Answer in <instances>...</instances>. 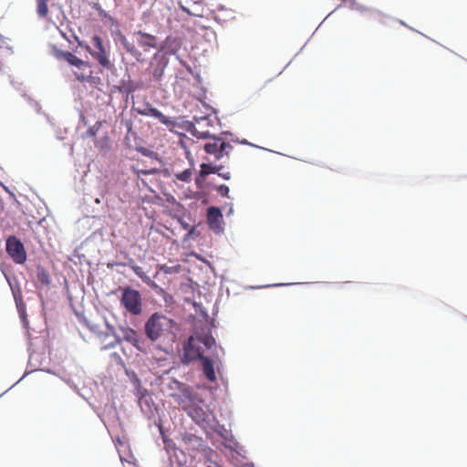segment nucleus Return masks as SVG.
Returning <instances> with one entry per match:
<instances>
[{"label":"nucleus","mask_w":467,"mask_h":467,"mask_svg":"<svg viewBox=\"0 0 467 467\" xmlns=\"http://www.w3.org/2000/svg\"><path fill=\"white\" fill-rule=\"evenodd\" d=\"M177 330L176 322L158 313L153 314L145 324V334L151 341L161 337L173 340Z\"/></svg>","instance_id":"1"},{"label":"nucleus","mask_w":467,"mask_h":467,"mask_svg":"<svg viewBox=\"0 0 467 467\" xmlns=\"http://www.w3.org/2000/svg\"><path fill=\"white\" fill-rule=\"evenodd\" d=\"M121 306L131 315L138 316L142 312V299L140 292L130 287L122 289Z\"/></svg>","instance_id":"2"},{"label":"nucleus","mask_w":467,"mask_h":467,"mask_svg":"<svg viewBox=\"0 0 467 467\" xmlns=\"http://www.w3.org/2000/svg\"><path fill=\"white\" fill-rule=\"evenodd\" d=\"M55 57L57 59H63L71 66L78 67L80 70L88 69V72L76 73V78L80 81L88 80L91 78L92 71L88 62L84 61L68 51H61L55 49Z\"/></svg>","instance_id":"3"},{"label":"nucleus","mask_w":467,"mask_h":467,"mask_svg":"<svg viewBox=\"0 0 467 467\" xmlns=\"http://www.w3.org/2000/svg\"><path fill=\"white\" fill-rule=\"evenodd\" d=\"M209 139L210 140L203 146L206 153L213 155L214 159L217 161L223 157L229 158V154L233 150V146L230 143L224 141L221 137H215L213 135Z\"/></svg>","instance_id":"4"},{"label":"nucleus","mask_w":467,"mask_h":467,"mask_svg":"<svg viewBox=\"0 0 467 467\" xmlns=\"http://www.w3.org/2000/svg\"><path fill=\"white\" fill-rule=\"evenodd\" d=\"M211 128L213 120L209 116L194 117L189 130L197 139H209L212 137Z\"/></svg>","instance_id":"5"},{"label":"nucleus","mask_w":467,"mask_h":467,"mask_svg":"<svg viewBox=\"0 0 467 467\" xmlns=\"http://www.w3.org/2000/svg\"><path fill=\"white\" fill-rule=\"evenodd\" d=\"M5 249L12 260L18 265L26 261V252L23 243L16 236H9L6 239Z\"/></svg>","instance_id":"6"},{"label":"nucleus","mask_w":467,"mask_h":467,"mask_svg":"<svg viewBox=\"0 0 467 467\" xmlns=\"http://www.w3.org/2000/svg\"><path fill=\"white\" fill-rule=\"evenodd\" d=\"M203 358L205 357L203 356V349L201 347V343L195 337H190L184 346L182 361L190 363L198 359L202 360Z\"/></svg>","instance_id":"7"},{"label":"nucleus","mask_w":467,"mask_h":467,"mask_svg":"<svg viewBox=\"0 0 467 467\" xmlns=\"http://www.w3.org/2000/svg\"><path fill=\"white\" fill-rule=\"evenodd\" d=\"M92 44L95 47V50H92L90 54L92 57L95 58L98 61V63L104 68H111L112 64L104 47L102 38L99 36H94L92 37Z\"/></svg>","instance_id":"8"},{"label":"nucleus","mask_w":467,"mask_h":467,"mask_svg":"<svg viewBox=\"0 0 467 467\" xmlns=\"http://www.w3.org/2000/svg\"><path fill=\"white\" fill-rule=\"evenodd\" d=\"M119 330L121 332L123 340L130 343L132 346H134L138 350L141 352L147 351V343L145 339H143L136 330L128 327H119Z\"/></svg>","instance_id":"9"},{"label":"nucleus","mask_w":467,"mask_h":467,"mask_svg":"<svg viewBox=\"0 0 467 467\" xmlns=\"http://www.w3.org/2000/svg\"><path fill=\"white\" fill-rule=\"evenodd\" d=\"M207 223L214 233H221L223 230V219L221 210L212 206L207 210Z\"/></svg>","instance_id":"10"},{"label":"nucleus","mask_w":467,"mask_h":467,"mask_svg":"<svg viewBox=\"0 0 467 467\" xmlns=\"http://www.w3.org/2000/svg\"><path fill=\"white\" fill-rule=\"evenodd\" d=\"M135 110L138 114L141 116H150L158 119L160 122L166 126L173 125L174 121L169 118L163 115L159 109L156 108H153L150 104H146L143 106V108L138 107L135 108Z\"/></svg>","instance_id":"11"},{"label":"nucleus","mask_w":467,"mask_h":467,"mask_svg":"<svg viewBox=\"0 0 467 467\" xmlns=\"http://www.w3.org/2000/svg\"><path fill=\"white\" fill-rule=\"evenodd\" d=\"M135 36L137 37V43L144 51H149L150 48H157L158 40L155 36L142 31L136 32Z\"/></svg>","instance_id":"12"},{"label":"nucleus","mask_w":467,"mask_h":467,"mask_svg":"<svg viewBox=\"0 0 467 467\" xmlns=\"http://www.w3.org/2000/svg\"><path fill=\"white\" fill-rule=\"evenodd\" d=\"M173 397L183 410H188L194 400L192 393L184 385L180 388V393L175 394Z\"/></svg>","instance_id":"13"},{"label":"nucleus","mask_w":467,"mask_h":467,"mask_svg":"<svg viewBox=\"0 0 467 467\" xmlns=\"http://www.w3.org/2000/svg\"><path fill=\"white\" fill-rule=\"evenodd\" d=\"M167 62L162 58L156 63L151 62L150 66V73L155 81H160L163 76Z\"/></svg>","instance_id":"14"},{"label":"nucleus","mask_w":467,"mask_h":467,"mask_svg":"<svg viewBox=\"0 0 467 467\" xmlns=\"http://www.w3.org/2000/svg\"><path fill=\"white\" fill-rule=\"evenodd\" d=\"M121 44L126 51L138 62H143L145 60L142 53L134 46L133 43H130L126 37H122Z\"/></svg>","instance_id":"15"},{"label":"nucleus","mask_w":467,"mask_h":467,"mask_svg":"<svg viewBox=\"0 0 467 467\" xmlns=\"http://www.w3.org/2000/svg\"><path fill=\"white\" fill-rule=\"evenodd\" d=\"M202 371H203V374L205 375L206 379L211 382H214L216 380V375H215L213 362L211 361V359H209L206 357L202 359Z\"/></svg>","instance_id":"16"},{"label":"nucleus","mask_w":467,"mask_h":467,"mask_svg":"<svg viewBox=\"0 0 467 467\" xmlns=\"http://www.w3.org/2000/svg\"><path fill=\"white\" fill-rule=\"evenodd\" d=\"M222 165H213L212 163H202L201 164V170L199 171V176L202 179L206 178L211 173L218 172L222 170Z\"/></svg>","instance_id":"17"},{"label":"nucleus","mask_w":467,"mask_h":467,"mask_svg":"<svg viewBox=\"0 0 467 467\" xmlns=\"http://www.w3.org/2000/svg\"><path fill=\"white\" fill-rule=\"evenodd\" d=\"M195 337L201 344L204 345L207 349H211L213 346H215V339L210 333L204 335H196Z\"/></svg>","instance_id":"18"},{"label":"nucleus","mask_w":467,"mask_h":467,"mask_svg":"<svg viewBox=\"0 0 467 467\" xmlns=\"http://www.w3.org/2000/svg\"><path fill=\"white\" fill-rule=\"evenodd\" d=\"M36 278H37V281L44 285H48L50 284L49 274L42 266H37V268H36Z\"/></svg>","instance_id":"19"},{"label":"nucleus","mask_w":467,"mask_h":467,"mask_svg":"<svg viewBox=\"0 0 467 467\" xmlns=\"http://www.w3.org/2000/svg\"><path fill=\"white\" fill-rule=\"evenodd\" d=\"M47 0H36V13L39 17L46 18L48 15Z\"/></svg>","instance_id":"20"},{"label":"nucleus","mask_w":467,"mask_h":467,"mask_svg":"<svg viewBox=\"0 0 467 467\" xmlns=\"http://www.w3.org/2000/svg\"><path fill=\"white\" fill-rule=\"evenodd\" d=\"M192 171L191 169H186L182 172L176 173L175 177L177 180L183 182H190L192 181Z\"/></svg>","instance_id":"21"},{"label":"nucleus","mask_w":467,"mask_h":467,"mask_svg":"<svg viewBox=\"0 0 467 467\" xmlns=\"http://www.w3.org/2000/svg\"><path fill=\"white\" fill-rule=\"evenodd\" d=\"M131 269L142 281L148 284L150 282V277L145 274L142 267L139 265H131Z\"/></svg>","instance_id":"22"},{"label":"nucleus","mask_w":467,"mask_h":467,"mask_svg":"<svg viewBox=\"0 0 467 467\" xmlns=\"http://www.w3.org/2000/svg\"><path fill=\"white\" fill-rule=\"evenodd\" d=\"M159 268L161 271H162L165 274H176L179 273L181 270V265H177L174 266H168L166 265H159Z\"/></svg>","instance_id":"23"},{"label":"nucleus","mask_w":467,"mask_h":467,"mask_svg":"<svg viewBox=\"0 0 467 467\" xmlns=\"http://www.w3.org/2000/svg\"><path fill=\"white\" fill-rule=\"evenodd\" d=\"M229 187L225 184H222L217 187V192L223 197H229Z\"/></svg>","instance_id":"24"},{"label":"nucleus","mask_w":467,"mask_h":467,"mask_svg":"<svg viewBox=\"0 0 467 467\" xmlns=\"http://www.w3.org/2000/svg\"><path fill=\"white\" fill-rule=\"evenodd\" d=\"M99 126L100 124L99 123H97L96 125L90 127L87 131H86V135L88 137H95L99 131Z\"/></svg>","instance_id":"25"},{"label":"nucleus","mask_w":467,"mask_h":467,"mask_svg":"<svg viewBox=\"0 0 467 467\" xmlns=\"http://www.w3.org/2000/svg\"><path fill=\"white\" fill-rule=\"evenodd\" d=\"M191 142L192 140L190 139H187V140H181V145L182 147L185 150V154H186V158L191 161L192 160V155H191V152L190 150L187 149L188 146H187V142Z\"/></svg>","instance_id":"26"},{"label":"nucleus","mask_w":467,"mask_h":467,"mask_svg":"<svg viewBox=\"0 0 467 467\" xmlns=\"http://www.w3.org/2000/svg\"><path fill=\"white\" fill-rule=\"evenodd\" d=\"M76 40L78 41V44L80 47L84 48L86 51H88L89 54H91L92 48L88 44L78 40V37H76Z\"/></svg>","instance_id":"27"},{"label":"nucleus","mask_w":467,"mask_h":467,"mask_svg":"<svg viewBox=\"0 0 467 467\" xmlns=\"http://www.w3.org/2000/svg\"><path fill=\"white\" fill-rule=\"evenodd\" d=\"M217 173H218L219 176H221L224 180H230V178H231V174H230L229 171H227V172H220V171H219Z\"/></svg>","instance_id":"28"},{"label":"nucleus","mask_w":467,"mask_h":467,"mask_svg":"<svg viewBox=\"0 0 467 467\" xmlns=\"http://www.w3.org/2000/svg\"><path fill=\"white\" fill-rule=\"evenodd\" d=\"M139 150L145 156H148L150 153V150L145 148H140Z\"/></svg>","instance_id":"29"},{"label":"nucleus","mask_w":467,"mask_h":467,"mask_svg":"<svg viewBox=\"0 0 467 467\" xmlns=\"http://www.w3.org/2000/svg\"><path fill=\"white\" fill-rule=\"evenodd\" d=\"M155 172L154 171H140L139 173H142V174H150V173H153Z\"/></svg>","instance_id":"30"},{"label":"nucleus","mask_w":467,"mask_h":467,"mask_svg":"<svg viewBox=\"0 0 467 467\" xmlns=\"http://www.w3.org/2000/svg\"><path fill=\"white\" fill-rule=\"evenodd\" d=\"M5 43V37L0 34V46Z\"/></svg>","instance_id":"31"}]
</instances>
